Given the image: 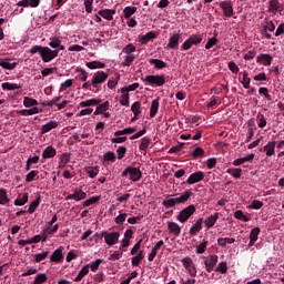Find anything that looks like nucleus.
<instances>
[{
    "mask_svg": "<svg viewBox=\"0 0 284 284\" xmlns=\"http://www.w3.org/2000/svg\"><path fill=\"white\" fill-rule=\"evenodd\" d=\"M121 176H122V179L130 176V181H133V183H136V182L141 181V179L143 178V172H141L139 170V168L126 166L122 171Z\"/></svg>",
    "mask_w": 284,
    "mask_h": 284,
    "instance_id": "obj_2",
    "label": "nucleus"
},
{
    "mask_svg": "<svg viewBox=\"0 0 284 284\" xmlns=\"http://www.w3.org/2000/svg\"><path fill=\"white\" fill-rule=\"evenodd\" d=\"M108 110H110V102L105 101L104 103H100L98 104L95 111H94V115L98 116V114H103L104 112H108Z\"/></svg>",
    "mask_w": 284,
    "mask_h": 284,
    "instance_id": "obj_24",
    "label": "nucleus"
},
{
    "mask_svg": "<svg viewBox=\"0 0 284 284\" xmlns=\"http://www.w3.org/2000/svg\"><path fill=\"white\" fill-rule=\"evenodd\" d=\"M236 240L234 237H220L217 240V245L220 247H227V245H232V243H235Z\"/></svg>",
    "mask_w": 284,
    "mask_h": 284,
    "instance_id": "obj_27",
    "label": "nucleus"
},
{
    "mask_svg": "<svg viewBox=\"0 0 284 284\" xmlns=\"http://www.w3.org/2000/svg\"><path fill=\"white\" fill-rule=\"evenodd\" d=\"M40 203H41V197L39 196L33 202L30 203L29 209H28V213L29 214H34V211L40 205Z\"/></svg>",
    "mask_w": 284,
    "mask_h": 284,
    "instance_id": "obj_42",
    "label": "nucleus"
},
{
    "mask_svg": "<svg viewBox=\"0 0 284 284\" xmlns=\"http://www.w3.org/2000/svg\"><path fill=\"white\" fill-rule=\"evenodd\" d=\"M144 81L149 83V85L162 88V85H165V75H146Z\"/></svg>",
    "mask_w": 284,
    "mask_h": 284,
    "instance_id": "obj_4",
    "label": "nucleus"
},
{
    "mask_svg": "<svg viewBox=\"0 0 284 284\" xmlns=\"http://www.w3.org/2000/svg\"><path fill=\"white\" fill-rule=\"evenodd\" d=\"M273 61H274V58L267 53H261L260 55L256 57V62L265 67L272 65Z\"/></svg>",
    "mask_w": 284,
    "mask_h": 284,
    "instance_id": "obj_12",
    "label": "nucleus"
},
{
    "mask_svg": "<svg viewBox=\"0 0 284 284\" xmlns=\"http://www.w3.org/2000/svg\"><path fill=\"white\" fill-rule=\"evenodd\" d=\"M234 216H235V219H237L239 221H244V223L250 222V217H247V216L245 215V213H243V211H241V210L235 211Z\"/></svg>",
    "mask_w": 284,
    "mask_h": 284,
    "instance_id": "obj_48",
    "label": "nucleus"
},
{
    "mask_svg": "<svg viewBox=\"0 0 284 284\" xmlns=\"http://www.w3.org/2000/svg\"><path fill=\"white\" fill-rule=\"evenodd\" d=\"M219 216H220V213H214V214L210 215L209 217H206L204 220L205 227H207V230H211V227L213 225H216V221H219Z\"/></svg>",
    "mask_w": 284,
    "mask_h": 284,
    "instance_id": "obj_18",
    "label": "nucleus"
},
{
    "mask_svg": "<svg viewBox=\"0 0 284 284\" xmlns=\"http://www.w3.org/2000/svg\"><path fill=\"white\" fill-rule=\"evenodd\" d=\"M154 39H156V33H155L154 31H150V32H148L146 34L141 36V37L139 38L140 43H141L142 45H148V43H150V41H152V40H154Z\"/></svg>",
    "mask_w": 284,
    "mask_h": 284,
    "instance_id": "obj_17",
    "label": "nucleus"
},
{
    "mask_svg": "<svg viewBox=\"0 0 284 284\" xmlns=\"http://www.w3.org/2000/svg\"><path fill=\"white\" fill-rule=\"evenodd\" d=\"M203 230V217H200L190 229L189 234L191 236H196L199 232Z\"/></svg>",
    "mask_w": 284,
    "mask_h": 284,
    "instance_id": "obj_14",
    "label": "nucleus"
},
{
    "mask_svg": "<svg viewBox=\"0 0 284 284\" xmlns=\"http://www.w3.org/2000/svg\"><path fill=\"white\" fill-rule=\"evenodd\" d=\"M120 236H121V233L119 232H111V233L105 232L104 241L106 245H116V243H119Z\"/></svg>",
    "mask_w": 284,
    "mask_h": 284,
    "instance_id": "obj_10",
    "label": "nucleus"
},
{
    "mask_svg": "<svg viewBox=\"0 0 284 284\" xmlns=\"http://www.w3.org/2000/svg\"><path fill=\"white\" fill-rule=\"evenodd\" d=\"M30 54H37V52L40 54L43 63H50V61H53V59H57L59 57V50H52L49 47L43 45H33L29 50Z\"/></svg>",
    "mask_w": 284,
    "mask_h": 284,
    "instance_id": "obj_1",
    "label": "nucleus"
},
{
    "mask_svg": "<svg viewBox=\"0 0 284 284\" xmlns=\"http://www.w3.org/2000/svg\"><path fill=\"white\" fill-rule=\"evenodd\" d=\"M7 203H10L8 192L4 189H0V205H6Z\"/></svg>",
    "mask_w": 284,
    "mask_h": 284,
    "instance_id": "obj_44",
    "label": "nucleus"
},
{
    "mask_svg": "<svg viewBox=\"0 0 284 284\" xmlns=\"http://www.w3.org/2000/svg\"><path fill=\"white\" fill-rule=\"evenodd\" d=\"M205 250H207V240H203V242L196 246L195 254H204Z\"/></svg>",
    "mask_w": 284,
    "mask_h": 284,
    "instance_id": "obj_50",
    "label": "nucleus"
},
{
    "mask_svg": "<svg viewBox=\"0 0 284 284\" xmlns=\"http://www.w3.org/2000/svg\"><path fill=\"white\" fill-rule=\"evenodd\" d=\"M261 234L260 227H254L250 233V240L252 241H258V235Z\"/></svg>",
    "mask_w": 284,
    "mask_h": 284,
    "instance_id": "obj_60",
    "label": "nucleus"
},
{
    "mask_svg": "<svg viewBox=\"0 0 284 284\" xmlns=\"http://www.w3.org/2000/svg\"><path fill=\"white\" fill-rule=\"evenodd\" d=\"M88 274H90V265H85L80 270L78 276L74 278V282L79 283L83 281V277L88 276Z\"/></svg>",
    "mask_w": 284,
    "mask_h": 284,
    "instance_id": "obj_25",
    "label": "nucleus"
},
{
    "mask_svg": "<svg viewBox=\"0 0 284 284\" xmlns=\"http://www.w3.org/2000/svg\"><path fill=\"white\" fill-rule=\"evenodd\" d=\"M50 262L63 263V246H60L50 255Z\"/></svg>",
    "mask_w": 284,
    "mask_h": 284,
    "instance_id": "obj_11",
    "label": "nucleus"
},
{
    "mask_svg": "<svg viewBox=\"0 0 284 284\" xmlns=\"http://www.w3.org/2000/svg\"><path fill=\"white\" fill-rule=\"evenodd\" d=\"M193 159H201V156H205V150L201 146H196L193 152L191 153Z\"/></svg>",
    "mask_w": 284,
    "mask_h": 284,
    "instance_id": "obj_41",
    "label": "nucleus"
},
{
    "mask_svg": "<svg viewBox=\"0 0 284 284\" xmlns=\"http://www.w3.org/2000/svg\"><path fill=\"white\" fill-rule=\"evenodd\" d=\"M2 90H8V91H12V90H21V84H17V83H10V82H4L1 84Z\"/></svg>",
    "mask_w": 284,
    "mask_h": 284,
    "instance_id": "obj_33",
    "label": "nucleus"
},
{
    "mask_svg": "<svg viewBox=\"0 0 284 284\" xmlns=\"http://www.w3.org/2000/svg\"><path fill=\"white\" fill-rule=\"evenodd\" d=\"M189 40L192 45H199L203 41V36L197 33V34H192L189 37Z\"/></svg>",
    "mask_w": 284,
    "mask_h": 284,
    "instance_id": "obj_40",
    "label": "nucleus"
},
{
    "mask_svg": "<svg viewBox=\"0 0 284 284\" xmlns=\"http://www.w3.org/2000/svg\"><path fill=\"white\" fill-rule=\"evenodd\" d=\"M99 17L106 19V21H112L114 19V14H116V10L114 9H102L98 11Z\"/></svg>",
    "mask_w": 284,
    "mask_h": 284,
    "instance_id": "obj_13",
    "label": "nucleus"
},
{
    "mask_svg": "<svg viewBox=\"0 0 284 284\" xmlns=\"http://www.w3.org/2000/svg\"><path fill=\"white\" fill-rule=\"evenodd\" d=\"M105 81H108V73H105V71H98L93 74L91 84L93 88H99V85L105 83Z\"/></svg>",
    "mask_w": 284,
    "mask_h": 284,
    "instance_id": "obj_5",
    "label": "nucleus"
},
{
    "mask_svg": "<svg viewBox=\"0 0 284 284\" xmlns=\"http://www.w3.org/2000/svg\"><path fill=\"white\" fill-rule=\"evenodd\" d=\"M168 230L171 234H174V236L181 235V226L175 222H168Z\"/></svg>",
    "mask_w": 284,
    "mask_h": 284,
    "instance_id": "obj_21",
    "label": "nucleus"
},
{
    "mask_svg": "<svg viewBox=\"0 0 284 284\" xmlns=\"http://www.w3.org/2000/svg\"><path fill=\"white\" fill-rule=\"evenodd\" d=\"M39 175V171H30L27 175H26V183H32V181H34V179Z\"/></svg>",
    "mask_w": 284,
    "mask_h": 284,
    "instance_id": "obj_58",
    "label": "nucleus"
},
{
    "mask_svg": "<svg viewBox=\"0 0 284 284\" xmlns=\"http://www.w3.org/2000/svg\"><path fill=\"white\" fill-rule=\"evenodd\" d=\"M54 156H57V149L51 145L47 146L42 152V159H54Z\"/></svg>",
    "mask_w": 284,
    "mask_h": 284,
    "instance_id": "obj_22",
    "label": "nucleus"
},
{
    "mask_svg": "<svg viewBox=\"0 0 284 284\" xmlns=\"http://www.w3.org/2000/svg\"><path fill=\"white\" fill-rule=\"evenodd\" d=\"M104 161H111V163H114V161H116V155L114 154V152L112 151H108L104 155H103Z\"/></svg>",
    "mask_w": 284,
    "mask_h": 284,
    "instance_id": "obj_61",
    "label": "nucleus"
},
{
    "mask_svg": "<svg viewBox=\"0 0 284 284\" xmlns=\"http://www.w3.org/2000/svg\"><path fill=\"white\" fill-rule=\"evenodd\" d=\"M132 14H136V7H125L123 9L124 19H131Z\"/></svg>",
    "mask_w": 284,
    "mask_h": 284,
    "instance_id": "obj_37",
    "label": "nucleus"
},
{
    "mask_svg": "<svg viewBox=\"0 0 284 284\" xmlns=\"http://www.w3.org/2000/svg\"><path fill=\"white\" fill-rule=\"evenodd\" d=\"M248 77L250 74L247 73V71H244L242 84H243V88H245V90H250V83L252 79H250Z\"/></svg>",
    "mask_w": 284,
    "mask_h": 284,
    "instance_id": "obj_53",
    "label": "nucleus"
},
{
    "mask_svg": "<svg viewBox=\"0 0 284 284\" xmlns=\"http://www.w3.org/2000/svg\"><path fill=\"white\" fill-rule=\"evenodd\" d=\"M10 61H11L10 58L2 59L0 61V67L3 68V70H14V68H17V65H19V63L10 62Z\"/></svg>",
    "mask_w": 284,
    "mask_h": 284,
    "instance_id": "obj_19",
    "label": "nucleus"
},
{
    "mask_svg": "<svg viewBox=\"0 0 284 284\" xmlns=\"http://www.w3.org/2000/svg\"><path fill=\"white\" fill-rule=\"evenodd\" d=\"M72 79H68L65 82L61 83L60 85V92H65V90H68V88H72Z\"/></svg>",
    "mask_w": 284,
    "mask_h": 284,
    "instance_id": "obj_64",
    "label": "nucleus"
},
{
    "mask_svg": "<svg viewBox=\"0 0 284 284\" xmlns=\"http://www.w3.org/2000/svg\"><path fill=\"white\" fill-rule=\"evenodd\" d=\"M59 128V122L57 121H49L47 124H43L41 128V134H48L51 130H57Z\"/></svg>",
    "mask_w": 284,
    "mask_h": 284,
    "instance_id": "obj_16",
    "label": "nucleus"
},
{
    "mask_svg": "<svg viewBox=\"0 0 284 284\" xmlns=\"http://www.w3.org/2000/svg\"><path fill=\"white\" fill-rule=\"evenodd\" d=\"M181 39V34L174 33L170 39L168 43V48L171 50H176L179 48V40Z\"/></svg>",
    "mask_w": 284,
    "mask_h": 284,
    "instance_id": "obj_20",
    "label": "nucleus"
},
{
    "mask_svg": "<svg viewBox=\"0 0 284 284\" xmlns=\"http://www.w3.org/2000/svg\"><path fill=\"white\" fill-rule=\"evenodd\" d=\"M192 194H193L192 191H191V190H187V191H185L182 195H180L179 197H175L178 204H179V203H186V201L190 200V197L192 196Z\"/></svg>",
    "mask_w": 284,
    "mask_h": 284,
    "instance_id": "obj_35",
    "label": "nucleus"
},
{
    "mask_svg": "<svg viewBox=\"0 0 284 284\" xmlns=\"http://www.w3.org/2000/svg\"><path fill=\"white\" fill-rule=\"evenodd\" d=\"M257 121H258V128L263 129L265 125H267V120L265 119V115L262 113L257 114Z\"/></svg>",
    "mask_w": 284,
    "mask_h": 284,
    "instance_id": "obj_62",
    "label": "nucleus"
},
{
    "mask_svg": "<svg viewBox=\"0 0 284 284\" xmlns=\"http://www.w3.org/2000/svg\"><path fill=\"white\" fill-rule=\"evenodd\" d=\"M131 111L133 112L134 116H139V114H141V103L139 101L134 102L131 105Z\"/></svg>",
    "mask_w": 284,
    "mask_h": 284,
    "instance_id": "obj_57",
    "label": "nucleus"
},
{
    "mask_svg": "<svg viewBox=\"0 0 284 284\" xmlns=\"http://www.w3.org/2000/svg\"><path fill=\"white\" fill-rule=\"evenodd\" d=\"M68 163H70V154L63 153L60 158L59 168H64Z\"/></svg>",
    "mask_w": 284,
    "mask_h": 284,
    "instance_id": "obj_51",
    "label": "nucleus"
},
{
    "mask_svg": "<svg viewBox=\"0 0 284 284\" xmlns=\"http://www.w3.org/2000/svg\"><path fill=\"white\" fill-rule=\"evenodd\" d=\"M176 197L175 199H165V200H163V202H162V205L164 206V207H166V210H169V207H174L175 205H176Z\"/></svg>",
    "mask_w": 284,
    "mask_h": 284,
    "instance_id": "obj_47",
    "label": "nucleus"
},
{
    "mask_svg": "<svg viewBox=\"0 0 284 284\" xmlns=\"http://www.w3.org/2000/svg\"><path fill=\"white\" fill-rule=\"evenodd\" d=\"M275 150H276V141L268 142L264 146V152L266 153V156H274L276 154Z\"/></svg>",
    "mask_w": 284,
    "mask_h": 284,
    "instance_id": "obj_23",
    "label": "nucleus"
},
{
    "mask_svg": "<svg viewBox=\"0 0 284 284\" xmlns=\"http://www.w3.org/2000/svg\"><path fill=\"white\" fill-rule=\"evenodd\" d=\"M247 161H254V153H251L245 158H240L234 160L233 165L235 166L243 165V163H247Z\"/></svg>",
    "mask_w": 284,
    "mask_h": 284,
    "instance_id": "obj_30",
    "label": "nucleus"
},
{
    "mask_svg": "<svg viewBox=\"0 0 284 284\" xmlns=\"http://www.w3.org/2000/svg\"><path fill=\"white\" fill-rule=\"evenodd\" d=\"M220 8L223 11L224 17H234V4L232 3V0L221 1Z\"/></svg>",
    "mask_w": 284,
    "mask_h": 284,
    "instance_id": "obj_6",
    "label": "nucleus"
},
{
    "mask_svg": "<svg viewBox=\"0 0 284 284\" xmlns=\"http://www.w3.org/2000/svg\"><path fill=\"white\" fill-rule=\"evenodd\" d=\"M101 103V99H90L80 102V108H92L93 105H99Z\"/></svg>",
    "mask_w": 284,
    "mask_h": 284,
    "instance_id": "obj_26",
    "label": "nucleus"
},
{
    "mask_svg": "<svg viewBox=\"0 0 284 284\" xmlns=\"http://www.w3.org/2000/svg\"><path fill=\"white\" fill-rule=\"evenodd\" d=\"M196 212V206L194 204H191L186 207H184L179 215L176 216V220L180 223H186V221H190V217Z\"/></svg>",
    "mask_w": 284,
    "mask_h": 284,
    "instance_id": "obj_3",
    "label": "nucleus"
},
{
    "mask_svg": "<svg viewBox=\"0 0 284 284\" xmlns=\"http://www.w3.org/2000/svg\"><path fill=\"white\" fill-rule=\"evenodd\" d=\"M120 103L124 105L125 108H130V93H122Z\"/></svg>",
    "mask_w": 284,
    "mask_h": 284,
    "instance_id": "obj_52",
    "label": "nucleus"
},
{
    "mask_svg": "<svg viewBox=\"0 0 284 284\" xmlns=\"http://www.w3.org/2000/svg\"><path fill=\"white\" fill-rule=\"evenodd\" d=\"M49 45L53 48V50H57V48L61 47V40L57 37L50 38Z\"/></svg>",
    "mask_w": 284,
    "mask_h": 284,
    "instance_id": "obj_55",
    "label": "nucleus"
},
{
    "mask_svg": "<svg viewBox=\"0 0 284 284\" xmlns=\"http://www.w3.org/2000/svg\"><path fill=\"white\" fill-rule=\"evenodd\" d=\"M125 219H128V214L126 213H121L120 215H118L115 217V224L116 225H123V223H125Z\"/></svg>",
    "mask_w": 284,
    "mask_h": 284,
    "instance_id": "obj_63",
    "label": "nucleus"
},
{
    "mask_svg": "<svg viewBox=\"0 0 284 284\" xmlns=\"http://www.w3.org/2000/svg\"><path fill=\"white\" fill-rule=\"evenodd\" d=\"M48 281V275L45 273H39L32 284H43Z\"/></svg>",
    "mask_w": 284,
    "mask_h": 284,
    "instance_id": "obj_45",
    "label": "nucleus"
},
{
    "mask_svg": "<svg viewBox=\"0 0 284 284\" xmlns=\"http://www.w3.org/2000/svg\"><path fill=\"white\" fill-rule=\"evenodd\" d=\"M216 263H219V255L216 254L210 255L209 258L204 261L205 270L209 274L214 271Z\"/></svg>",
    "mask_w": 284,
    "mask_h": 284,
    "instance_id": "obj_7",
    "label": "nucleus"
},
{
    "mask_svg": "<svg viewBox=\"0 0 284 284\" xmlns=\"http://www.w3.org/2000/svg\"><path fill=\"white\" fill-rule=\"evenodd\" d=\"M135 90H139V82H135V83L130 84L128 87H123L121 89V93L122 94H125V93L128 94V92H134Z\"/></svg>",
    "mask_w": 284,
    "mask_h": 284,
    "instance_id": "obj_43",
    "label": "nucleus"
},
{
    "mask_svg": "<svg viewBox=\"0 0 284 284\" xmlns=\"http://www.w3.org/2000/svg\"><path fill=\"white\" fill-rule=\"evenodd\" d=\"M159 99H155L152 101L151 103V108H150V118L154 119V116H156V113L159 112Z\"/></svg>",
    "mask_w": 284,
    "mask_h": 284,
    "instance_id": "obj_31",
    "label": "nucleus"
},
{
    "mask_svg": "<svg viewBox=\"0 0 284 284\" xmlns=\"http://www.w3.org/2000/svg\"><path fill=\"white\" fill-rule=\"evenodd\" d=\"M227 174H231L234 179H240L241 174H243V170L241 169H227Z\"/></svg>",
    "mask_w": 284,
    "mask_h": 284,
    "instance_id": "obj_49",
    "label": "nucleus"
},
{
    "mask_svg": "<svg viewBox=\"0 0 284 284\" xmlns=\"http://www.w3.org/2000/svg\"><path fill=\"white\" fill-rule=\"evenodd\" d=\"M87 68H89V70H99L105 68V63L99 61H91L87 62Z\"/></svg>",
    "mask_w": 284,
    "mask_h": 284,
    "instance_id": "obj_32",
    "label": "nucleus"
},
{
    "mask_svg": "<svg viewBox=\"0 0 284 284\" xmlns=\"http://www.w3.org/2000/svg\"><path fill=\"white\" fill-rule=\"evenodd\" d=\"M73 195L75 196V201H83L88 199V193L83 192L81 189H75Z\"/></svg>",
    "mask_w": 284,
    "mask_h": 284,
    "instance_id": "obj_39",
    "label": "nucleus"
},
{
    "mask_svg": "<svg viewBox=\"0 0 284 284\" xmlns=\"http://www.w3.org/2000/svg\"><path fill=\"white\" fill-rule=\"evenodd\" d=\"M101 201V195L91 196L90 199L83 202V207H90V205H94V203H99Z\"/></svg>",
    "mask_w": 284,
    "mask_h": 284,
    "instance_id": "obj_38",
    "label": "nucleus"
},
{
    "mask_svg": "<svg viewBox=\"0 0 284 284\" xmlns=\"http://www.w3.org/2000/svg\"><path fill=\"white\" fill-rule=\"evenodd\" d=\"M134 54H126L124 58V61L122 62V65L124 68H130V65H132V63H134Z\"/></svg>",
    "mask_w": 284,
    "mask_h": 284,
    "instance_id": "obj_46",
    "label": "nucleus"
},
{
    "mask_svg": "<svg viewBox=\"0 0 284 284\" xmlns=\"http://www.w3.org/2000/svg\"><path fill=\"white\" fill-rule=\"evenodd\" d=\"M23 105H24V108H34V105H39V101H37L30 97H24Z\"/></svg>",
    "mask_w": 284,
    "mask_h": 284,
    "instance_id": "obj_36",
    "label": "nucleus"
},
{
    "mask_svg": "<svg viewBox=\"0 0 284 284\" xmlns=\"http://www.w3.org/2000/svg\"><path fill=\"white\" fill-rule=\"evenodd\" d=\"M28 193H23L22 197L14 200V205L21 206L26 205L28 203Z\"/></svg>",
    "mask_w": 284,
    "mask_h": 284,
    "instance_id": "obj_54",
    "label": "nucleus"
},
{
    "mask_svg": "<svg viewBox=\"0 0 284 284\" xmlns=\"http://www.w3.org/2000/svg\"><path fill=\"white\" fill-rule=\"evenodd\" d=\"M152 143V139L149 136H144L140 141L139 150L140 152H143L144 156L148 154V148H150V144Z\"/></svg>",
    "mask_w": 284,
    "mask_h": 284,
    "instance_id": "obj_15",
    "label": "nucleus"
},
{
    "mask_svg": "<svg viewBox=\"0 0 284 284\" xmlns=\"http://www.w3.org/2000/svg\"><path fill=\"white\" fill-rule=\"evenodd\" d=\"M215 272H220V274H227V262H221L215 268Z\"/></svg>",
    "mask_w": 284,
    "mask_h": 284,
    "instance_id": "obj_59",
    "label": "nucleus"
},
{
    "mask_svg": "<svg viewBox=\"0 0 284 284\" xmlns=\"http://www.w3.org/2000/svg\"><path fill=\"white\" fill-rule=\"evenodd\" d=\"M48 254H50V252L48 251L36 254L34 255L36 263H41V261H45V258H48Z\"/></svg>",
    "mask_w": 284,
    "mask_h": 284,
    "instance_id": "obj_56",
    "label": "nucleus"
},
{
    "mask_svg": "<svg viewBox=\"0 0 284 284\" xmlns=\"http://www.w3.org/2000/svg\"><path fill=\"white\" fill-rule=\"evenodd\" d=\"M203 179H205V173H203V171H197L189 176L186 183L187 185H194V183H201Z\"/></svg>",
    "mask_w": 284,
    "mask_h": 284,
    "instance_id": "obj_9",
    "label": "nucleus"
},
{
    "mask_svg": "<svg viewBox=\"0 0 284 284\" xmlns=\"http://www.w3.org/2000/svg\"><path fill=\"white\" fill-rule=\"evenodd\" d=\"M145 258V255L143 254V251H139V253L131 258V264L133 267H136L140 265V263Z\"/></svg>",
    "mask_w": 284,
    "mask_h": 284,
    "instance_id": "obj_28",
    "label": "nucleus"
},
{
    "mask_svg": "<svg viewBox=\"0 0 284 284\" xmlns=\"http://www.w3.org/2000/svg\"><path fill=\"white\" fill-rule=\"evenodd\" d=\"M267 10L272 14H276V12H283L284 7L278 0H268Z\"/></svg>",
    "mask_w": 284,
    "mask_h": 284,
    "instance_id": "obj_8",
    "label": "nucleus"
},
{
    "mask_svg": "<svg viewBox=\"0 0 284 284\" xmlns=\"http://www.w3.org/2000/svg\"><path fill=\"white\" fill-rule=\"evenodd\" d=\"M149 63H151V65H154L156 70H163V68H168V63L159 59H150Z\"/></svg>",
    "mask_w": 284,
    "mask_h": 284,
    "instance_id": "obj_29",
    "label": "nucleus"
},
{
    "mask_svg": "<svg viewBox=\"0 0 284 284\" xmlns=\"http://www.w3.org/2000/svg\"><path fill=\"white\" fill-rule=\"evenodd\" d=\"M136 132V128H126L123 130H118L114 132V136H123L125 134H134Z\"/></svg>",
    "mask_w": 284,
    "mask_h": 284,
    "instance_id": "obj_34",
    "label": "nucleus"
}]
</instances>
